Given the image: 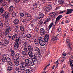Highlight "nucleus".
Here are the masks:
<instances>
[{
    "label": "nucleus",
    "mask_w": 73,
    "mask_h": 73,
    "mask_svg": "<svg viewBox=\"0 0 73 73\" xmlns=\"http://www.w3.org/2000/svg\"><path fill=\"white\" fill-rule=\"evenodd\" d=\"M4 56H3V58L2 59V62H6L7 61V62L10 64H12V62H11V59L9 57H7V55L4 54L3 55Z\"/></svg>",
    "instance_id": "1"
},
{
    "label": "nucleus",
    "mask_w": 73,
    "mask_h": 73,
    "mask_svg": "<svg viewBox=\"0 0 73 73\" xmlns=\"http://www.w3.org/2000/svg\"><path fill=\"white\" fill-rule=\"evenodd\" d=\"M15 44L14 46V48H15V49H17V48H19L20 43L19 41V38L16 37L15 38Z\"/></svg>",
    "instance_id": "2"
},
{
    "label": "nucleus",
    "mask_w": 73,
    "mask_h": 73,
    "mask_svg": "<svg viewBox=\"0 0 73 73\" xmlns=\"http://www.w3.org/2000/svg\"><path fill=\"white\" fill-rule=\"evenodd\" d=\"M11 28L9 26H7L6 27L5 31V32L4 35L5 36H7L8 34V33H9L11 32Z\"/></svg>",
    "instance_id": "3"
},
{
    "label": "nucleus",
    "mask_w": 73,
    "mask_h": 73,
    "mask_svg": "<svg viewBox=\"0 0 73 73\" xmlns=\"http://www.w3.org/2000/svg\"><path fill=\"white\" fill-rule=\"evenodd\" d=\"M40 32L41 36L44 37L45 36V34L46 33L45 29H44V28H41L40 29Z\"/></svg>",
    "instance_id": "4"
},
{
    "label": "nucleus",
    "mask_w": 73,
    "mask_h": 73,
    "mask_svg": "<svg viewBox=\"0 0 73 73\" xmlns=\"http://www.w3.org/2000/svg\"><path fill=\"white\" fill-rule=\"evenodd\" d=\"M58 35H57L55 36H53L51 39V41H53V42H57V40H58Z\"/></svg>",
    "instance_id": "5"
},
{
    "label": "nucleus",
    "mask_w": 73,
    "mask_h": 73,
    "mask_svg": "<svg viewBox=\"0 0 73 73\" xmlns=\"http://www.w3.org/2000/svg\"><path fill=\"white\" fill-rule=\"evenodd\" d=\"M32 61L31 60V59L29 58H28V59H25V62H28L29 65H31V63L32 62Z\"/></svg>",
    "instance_id": "6"
},
{
    "label": "nucleus",
    "mask_w": 73,
    "mask_h": 73,
    "mask_svg": "<svg viewBox=\"0 0 73 73\" xmlns=\"http://www.w3.org/2000/svg\"><path fill=\"white\" fill-rule=\"evenodd\" d=\"M52 5H49L48 6V7L46 9V10L48 12H49L50 11V9H52Z\"/></svg>",
    "instance_id": "7"
},
{
    "label": "nucleus",
    "mask_w": 73,
    "mask_h": 73,
    "mask_svg": "<svg viewBox=\"0 0 73 73\" xmlns=\"http://www.w3.org/2000/svg\"><path fill=\"white\" fill-rule=\"evenodd\" d=\"M14 62L15 65L16 66H18V65H19V60L18 59H14Z\"/></svg>",
    "instance_id": "8"
},
{
    "label": "nucleus",
    "mask_w": 73,
    "mask_h": 73,
    "mask_svg": "<svg viewBox=\"0 0 73 73\" xmlns=\"http://www.w3.org/2000/svg\"><path fill=\"white\" fill-rule=\"evenodd\" d=\"M73 9H68L67 10V12L66 13V15H69L70 13H72L71 12H73Z\"/></svg>",
    "instance_id": "9"
},
{
    "label": "nucleus",
    "mask_w": 73,
    "mask_h": 73,
    "mask_svg": "<svg viewBox=\"0 0 73 73\" xmlns=\"http://www.w3.org/2000/svg\"><path fill=\"white\" fill-rule=\"evenodd\" d=\"M33 58H29L31 60L33 61V62H35L37 61V57H36V56L35 55L34 56H33Z\"/></svg>",
    "instance_id": "10"
},
{
    "label": "nucleus",
    "mask_w": 73,
    "mask_h": 73,
    "mask_svg": "<svg viewBox=\"0 0 73 73\" xmlns=\"http://www.w3.org/2000/svg\"><path fill=\"white\" fill-rule=\"evenodd\" d=\"M20 68H21V70H25V66L23 65V63L22 62V63L20 64Z\"/></svg>",
    "instance_id": "11"
},
{
    "label": "nucleus",
    "mask_w": 73,
    "mask_h": 73,
    "mask_svg": "<svg viewBox=\"0 0 73 73\" xmlns=\"http://www.w3.org/2000/svg\"><path fill=\"white\" fill-rule=\"evenodd\" d=\"M28 50L29 52H33V47L31 46H29L28 47Z\"/></svg>",
    "instance_id": "12"
},
{
    "label": "nucleus",
    "mask_w": 73,
    "mask_h": 73,
    "mask_svg": "<svg viewBox=\"0 0 73 73\" xmlns=\"http://www.w3.org/2000/svg\"><path fill=\"white\" fill-rule=\"evenodd\" d=\"M13 23L14 24H15L17 25V24H19L20 23V22L19 21V19H16L14 21Z\"/></svg>",
    "instance_id": "13"
},
{
    "label": "nucleus",
    "mask_w": 73,
    "mask_h": 73,
    "mask_svg": "<svg viewBox=\"0 0 73 73\" xmlns=\"http://www.w3.org/2000/svg\"><path fill=\"white\" fill-rule=\"evenodd\" d=\"M44 38L45 39V41L48 42V40H49V35L46 34L44 35Z\"/></svg>",
    "instance_id": "14"
},
{
    "label": "nucleus",
    "mask_w": 73,
    "mask_h": 73,
    "mask_svg": "<svg viewBox=\"0 0 73 73\" xmlns=\"http://www.w3.org/2000/svg\"><path fill=\"white\" fill-rule=\"evenodd\" d=\"M23 65H24L25 67L29 68V65L28 64V62L25 63L24 62H22Z\"/></svg>",
    "instance_id": "15"
},
{
    "label": "nucleus",
    "mask_w": 73,
    "mask_h": 73,
    "mask_svg": "<svg viewBox=\"0 0 73 73\" xmlns=\"http://www.w3.org/2000/svg\"><path fill=\"white\" fill-rule=\"evenodd\" d=\"M32 52H28V54L29 56V57L31 58H32L33 57H34L35 55H33V53Z\"/></svg>",
    "instance_id": "16"
},
{
    "label": "nucleus",
    "mask_w": 73,
    "mask_h": 73,
    "mask_svg": "<svg viewBox=\"0 0 73 73\" xmlns=\"http://www.w3.org/2000/svg\"><path fill=\"white\" fill-rule=\"evenodd\" d=\"M62 15H59L57 18H56V23H57V21H58L60 20V19L62 17Z\"/></svg>",
    "instance_id": "17"
},
{
    "label": "nucleus",
    "mask_w": 73,
    "mask_h": 73,
    "mask_svg": "<svg viewBox=\"0 0 73 73\" xmlns=\"http://www.w3.org/2000/svg\"><path fill=\"white\" fill-rule=\"evenodd\" d=\"M3 17H5V18H6V19L8 18V17H9V14L8 13L5 12L3 15Z\"/></svg>",
    "instance_id": "18"
},
{
    "label": "nucleus",
    "mask_w": 73,
    "mask_h": 73,
    "mask_svg": "<svg viewBox=\"0 0 73 73\" xmlns=\"http://www.w3.org/2000/svg\"><path fill=\"white\" fill-rule=\"evenodd\" d=\"M15 58L17 60H19L20 58V54L19 53L16 54L15 55Z\"/></svg>",
    "instance_id": "19"
},
{
    "label": "nucleus",
    "mask_w": 73,
    "mask_h": 73,
    "mask_svg": "<svg viewBox=\"0 0 73 73\" xmlns=\"http://www.w3.org/2000/svg\"><path fill=\"white\" fill-rule=\"evenodd\" d=\"M44 14L42 13H40L39 14V20H41L43 17H44Z\"/></svg>",
    "instance_id": "20"
},
{
    "label": "nucleus",
    "mask_w": 73,
    "mask_h": 73,
    "mask_svg": "<svg viewBox=\"0 0 73 73\" xmlns=\"http://www.w3.org/2000/svg\"><path fill=\"white\" fill-rule=\"evenodd\" d=\"M18 36V35L17 34H15V35H13L11 38V40H14L15 38L17 37V36Z\"/></svg>",
    "instance_id": "21"
},
{
    "label": "nucleus",
    "mask_w": 73,
    "mask_h": 73,
    "mask_svg": "<svg viewBox=\"0 0 73 73\" xmlns=\"http://www.w3.org/2000/svg\"><path fill=\"white\" fill-rule=\"evenodd\" d=\"M46 42H45V41H43L42 42H40L39 43L40 44L41 46H44V45H45Z\"/></svg>",
    "instance_id": "22"
},
{
    "label": "nucleus",
    "mask_w": 73,
    "mask_h": 73,
    "mask_svg": "<svg viewBox=\"0 0 73 73\" xmlns=\"http://www.w3.org/2000/svg\"><path fill=\"white\" fill-rule=\"evenodd\" d=\"M4 42L5 43V44L8 45L9 44V42L8 40L5 39V38H4Z\"/></svg>",
    "instance_id": "23"
},
{
    "label": "nucleus",
    "mask_w": 73,
    "mask_h": 73,
    "mask_svg": "<svg viewBox=\"0 0 73 73\" xmlns=\"http://www.w3.org/2000/svg\"><path fill=\"white\" fill-rule=\"evenodd\" d=\"M7 70L9 71H12L13 70V68L11 66H8L7 68Z\"/></svg>",
    "instance_id": "24"
},
{
    "label": "nucleus",
    "mask_w": 73,
    "mask_h": 73,
    "mask_svg": "<svg viewBox=\"0 0 73 73\" xmlns=\"http://www.w3.org/2000/svg\"><path fill=\"white\" fill-rule=\"evenodd\" d=\"M35 32H37V33H39L40 31H39V28L38 27H35Z\"/></svg>",
    "instance_id": "25"
},
{
    "label": "nucleus",
    "mask_w": 73,
    "mask_h": 73,
    "mask_svg": "<svg viewBox=\"0 0 73 73\" xmlns=\"http://www.w3.org/2000/svg\"><path fill=\"white\" fill-rule=\"evenodd\" d=\"M40 42H41L42 41H45V38L42 37H40L39 39Z\"/></svg>",
    "instance_id": "26"
},
{
    "label": "nucleus",
    "mask_w": 73,
    "mask_h": 73,
    "mask_svg": "<svg viewBox=\"0 0 73 73\" xmlns=\"http://www.w3.org/2000/svg\"><path fill=\"white\" fill-rule=\"evenodd\" d=\"M1 3L2 4V6H6V5H7V3L5 1H2Z\"/></svg>",
    "instance_id": "27"
},
{
    "label": "nucleus",
    "mask_w": 73,
    "mask_h": 73,
    "mask_svg": "<svg viewBox=\"0 0 73 73\" xmlns=\"http://www.w3.org/2000/svg\"><path fill=\"white\" fill-rule=\"evenodd\" d=\"M20 29L22 31H24L25 29H24V26L22 25L20 26Z\"/></svg>",
    "instance_id": "28"
},
{
    "label": "nucleus",
    "mask_w": 73,
    "mask_h": 73,
    "mask_svg": "<svg viewBox=\"0 0 73 73\" xmlns=\"http://www.w3.org/2000/svg\"><path fill=\"white\" fill-rule=\"evenodd\" d=\"M25 70L26 71L25 72L26 73H30L31 72H30V70L29 69H27L25 68Z\"/></svg>",
    "instance_id": "29"
},
{
    "label": "nucleus",
    "mask_w": 73,
    "mask_h": 73,
    "mask_svg": "<svg viewBox=\"0 0 73 73\" xmlns=\"http://www.w3.org/2000/svg\"><path fill=\"white\" fill-rule=\"evenodd\" d=\"M34 50L35 51H38V53H40V50L38 48V47H36L34 49Z\"/></svg>",
    "instance_id": "30"
},
{
    "label": "nucleus",
    "mask_w": 73,
    "mask_h": 73,
    "mask_svg": "<svg viewBox=\"0 0 73 73\" xmlns=\"http://www.w3.org/2000/svg\"><path fill=\"white\" fill-rule=\"evenodd\" d=\"M34 42L35 44H38V42L37 41V39H34Z\"/></svg>",
    "instance_id": "31"
},
{
    "label": "nucleus",
    "mask_w": 73,
    "mask_h": 73,
    "mask_svg": "<svg viewBox=\"0 0 73 73\" xmlns=\"http://www.w3.org/2000/svg\"><path fill=\"white\" fill-rule=\"evenodd\" d=\"M53 25V23L52 22L50 24L48 27V28L49 30L51 28H52V26Z\"/></svg>",
    "instance_id": "32"
},
{
    "label": "nucleus",
    "mask_w": 73,
    "mask_h": 73,
    "mask_svg": "<svg viewBox=\"0 0 73 73\" xmlns=\"http://www.w3.org/2000/svg\"><path fill=\"white\" fill-rule=\"evenodd\" d=\"M10 51L11 52V53L12 56H14L15 55V52H14V50L11 49H10Z\"/></svg>",
    "instance_id": "33"
},
{
    "label": "nucleus",
    "mask_w": 73,
    "mask_h": 73,
    "mask_svg": "<svg viewBox=\"0 0 73 73\" xmlns=\"http://www.w3.org/2000/svg\"><path fill=\"white\" fill-rule=\"evenodd\" d=\"M58 3L60 4H64V2L62 0H60L58 1Z\"/></svg>",
    "instance_id": "34"
},
{
    "label": "nucleus",
    "mask_w": 73,
    "mask_h": 73,
    "mask_svg": "<svg viewBox=\"0 0 73 73\" xmlns=\"http://www.w3.org/2000/svg\"><path fill=\"white\" fill-rule=\"evenodd\" d=\"M21 54L22 55H23V56H25V55H27V54H26V52L25 51H22L21 52Z\"/></svg>",
    "instance_id": "35"
},
{
    "label": "nucleus",
    "mask_w": 73,
    "mask_h": 73,
    "mask_svg": "<svg viewBox=\"0 0 73 73\" xmlns=\"http://www.w3.org/2000/svg\"><path fill=\"white\" fill-rule=\"evenodd\" d=\"M20 17H23L24 16V14L22 13H20Z\"/></svg>",
    "instance_id": "36"
},
{
    "label": "nucleus",
    "mask_w": 73,
    "mask_h": 73,
    "mask_svg": "<svg viewBox=\"0 0 73 73\" xmlns=\"http://www.w3.org/2000/svg\"><path fill=\"white\" fill-rule=\"evenodd\" d=\"M16 13L13 12L12 14L13 17H15L16 16Z\"/></svg>",
    "instance_id": "37"
},
{
    "label": "nucleus",
    "mask_w": 73,
    "mask_h": 73,
    "mask_svg": "<svg viewBox=\"0 0 73 73\" xmlns=\"http://www.w3.org/2000/svg\"><path fill=\"white\" fill-rule=\"evenodd\" d=\"M26 36L27 38H29L31 37V36H32V35L29 34H27Z\"/></svg>",
    "instance_id": "38"
},
{
    "label": "nucleus",
    "mask_w": 73,
    "mask_h": 73,
    "mask_svg": "<svg viewBox=\"0 0 73 73\" xmlns=\"http://www.w3.org/2000/svg\"><path fill=\"white\" fill-rule=\"evenodd\" d=\"M57 16V14L55 13L54 15H51V16L53 18H55Z\"/></svg>",
    "instance_id": "39"
},
{
    "label": "nucleus",
    "mask_w": 73,
    "mask_h": 73,
    "mask_svg": "<svg viewBox=\"0 0 73 73\" xmlns=\"http://www.w3.org/2000/svg\"><path fill=\"white\" fill-rule=\"evenodd\" d=\"M23 45L25 46H28V42H26L24 43Z\"/></svg>",
    "instance_id": "40"
},
{
    "label": "nucleus",
    "mask_w": 73,
    "mask_h": 73,
    "mask_svg": "<svg viewBox=\"0 0 73 73\" xmlns=\"http://www.w3.org/2000/svg\"><path fill=\"white\" fill-rule=\"evenodd\" d=\"M0 12L1 13H3L4 12V9L3 7H1L0 8Z\"/></svg>",
    "instance_id": "41"
},
{
    "label": "nucleus",
    "mask_w": 73,
    "mask_h": 73,
    "mask_svg": "<svg viewBox=\"0 0 73 73\" xmlns=\"http://www.w3.org/2000/svg\"><path fill=\"white\" fill-rule=\"evenodd\" d=\"M25 15L27 16V17H30L31 16V14L29 13H25Z\"/></svg>",
    "instance_id": "42"
},
{
    "label": "nucleus",
    "mask_w": 73,
    "mask_h": 73,
    "mask_svg": "<svg viewBox=\"0 0 73 73\" xmlns=\"http://www.w3.org/2000/svg\"><path fill=\"white\" fill-rule=\"evenodd\" d=\"M24 50H25V52H28V48L25 47L24 48Z\"/></svg>",
    "instance_id": "43"
},
{
    "label": "nucleus",
    "mask_w": 73,
    "mask_h": 73,
    "mask_svg": "<svg viewBox=\"0 0 73 73\" xmlns=\"http://www.w3.org/2000/svg\"><path fill=\"white\" fill-rule=\"evenodd\" d=\"M42 23H43V22L42 21H39L38 24L39 25H42Z\"/></svg>",
    "instance_id": "44"
},
{
    "label": "nucleus",
    "mask_w": 73,
    "mask_h": 73,
    "mask_svg": "<svg viewBox=\"0 0 73 73\" xmlns=\"http://www.w3.org/2000/svg\"><path fill=\"white\" fill-rule=\"evenodd\" d=\"M19 1H20V0H13L12 3H18Z\"/></svg>",
    "instance_id": "45"
},
{
    "label": "nucleus",
    "mask_w": 73,
    "mask_h": 73,
    "mask_svg": "<svg viewBox=\"0 0 73 73\" xmlns=\"http://www.w3.org/2000/svg\"><path fill=\"white\" fill-rule=\"evenodd\" d=\"M33 9L34 8H36L37 7V5L34 4L33 5Z\"/></svg>",
    "instance_id": "46"
},
{
    "label": "nucleus",
    "mask_w": 73,
    "mask_h": 73,
    "mask_svg": "<svg viewBox=\"0 0 73 73\" xmlns=\"http://www.w3.org/2000/svg\"><path fill=\"white\" fill-rule=\"evenodd\" d=\"M27 18L23 19V20L22 21V22H23V23H25V22H27Z\"/></svg>",
    "instance_id": "47"
},
{
    "label": "nucleus",
    "mask_w": 73,
    "mask_h": 73,
    "mask_svg": "<svg viewBox=\"0 0 73 73\" xmlns=\"http://www.w3.org/2000/svg\"><path fill=\"white\" fill-rule=\"evenodd\" d=\"M70 42V39H69V37H67V40H66V43H69Z\"/></svg>",
    "instance_id": "48"
},
{
    "label": "nucleus",
    "mask_w": 73,
    "mask_h": 73,
    "mask_svg": "<svg viewBox=\"0 0 73 73\" xmlns=\"http://www.w3.org/2000/svg\"><path fill=\"white\" fill-rule=\"evenodd\" d=\"M22 36L23 38H25L26 37V35L24 33H23L22 34Z\"/></svg>",
    "instance_id": "49"
},
{
    "label": "nucleus",
    "mask_w": 73,
    "mask_h": 73,
    "mask_svg": "<svg viewBox=\"0 0 73 73\" xmlns=\"http://www.w3.org/2000/svg\"><path fill=\"white\" fill-rule=\"evenodd\" d=\"M48 22V19L46 20L44 23V24H46V23Z\"/></svg>",
    "instance_id": "50"
},
{
    "label": "nucleus",
    "mask_w": 73,
    "mask_h": 73,
    "mask_svg": "<svg viewBox=\"0 0 73 73\" xmlns=\"http://www.w3.org/2000/svg\"><path fill=\"white\" fill-rule=\"evenodd\" d=\"M13 6H11L10 8H9V9H11L12 10H13Z\"/></svg>",
    "instance_id": "51"
},
{
    "label": "nucleus",
    "mask_w": 73,
    "mask_h": 73,
    "mask_svg": "<svg viewBox=\"0 0 73 73\" xmlns=\"http://www.w3.org/2000/svg\"><path fill=\"white\" fill-rule=\"evenodd\" d=\"M27 19V21H30L31 20V17H29V18H26Z\"/></svg>",
    "instance_id": "52"
},
{
    "label": "nucleus",
    "mask_w": 73,
    "mask_h": 73,
    "mask_svg": "<svg viewBox=\"0 0 73 73\" xmlns=\"http://www.w3.org/2000/svg\"><path fill=\"white\" fill-rule=\"evenodd\" d=\"M8 45V44H6L5 43L4 44V43H3V45H2L3 46H7Z\"/></svg>",
    "instance_id": "53"
},
{
    "label": "nucleus",
    "mask_w": 73,
    "mask_h": 73,
    "mask_svg": "<svg viewBox=\"0 0 73 73\" xmlns=\"http://www.w3.org/2000/svg\"><path fill=\"white\" fill-rule=\"evenodd\" d=\"M58 32H61V29L60 28V27H59L58 29Z\"/></svg>",
    "instance_id": "54"
},
{
    "label": "nucleus",
    "mask_w": 73,
    "mask_h": 73,
    "mask_svg": "<svg viewBox=\"0 0 73 73\" xmlns=\"http://www.w3.org/2000/svg\"><path fill=\"white\" fill-rule=\"evenodd\" d=\"M28 3V1L27 0H26V1H23V3L24 4L25 3Z\"/></svg>",
    "instance_id": "55"
},
{
    "label": "nucleus",
    "mask_w": 73,
    "mask_h": 73,
    "mask_svg": "<svg viewBox=\"0 0 73 73\" xmlns=\"http://www.w3.org/2000/svg\"><path fill=\"white\" fill-rule=\"evenodd\" d=\"M64 52H63L62 55L63 56H66V53L64 54Z\"/></svg>",
    "instance_id": "56"
},
{
    "label": "nucleus",
    "mask_w": 73,
    "mask_h": 73,
    "mask_svg": "<svg viewBox=\"0 0 73 73\" xmlns=\"http://www.w3.org/2000/svg\"><path fill=\"white\" fill-rule=\"evenodd\" d=\"M69 44V47L70 48V49H72V48H70V45H72V43L71 42H69V44H68V45Z\"/></svg>",
    "instance_id": "57"
},
{
    "label": "nucleus",
    "mask_w": 73,
    "mask_h": 73,
    "mask_svg": "<svg viewBox=\"0 0 73 73\" xmlns=\"http://www.w3.org/2000/svg\"><path fill=\"white\" fill-rule=\"evenodd\" d=\"M50 65V64H48V65H47L46 67L44 69V70H46V68H47V67H48V66H49V65Z\"/></svg>",
    "instance_id": "58"
},
{
    "label": "nucleus",
    "mask_w": 73,
    "mask_h": 73,
    "mask_svg": "<svg viewBox=\"0 0 73 73\" xmlns=\"http://www.w3.org/2000/svg\"><path fill=\"white\" fill-rule=\"evenodd\" d=\"M35 64L34 63V62H31V64H30V66H33V65H34Z\"/></svg>",
    "instance_id": "59"
},
{
    "label": "nucleus",
    "mask_w": 73,
    "mask_h": 73,
    "mask_svg": "<svg viewBox=\"0 0 73 73\" xmlns=\"http://www.w3.org/2000/svg\"><path fill=\"white\" fill-rule=\"evenodd\" d=\"M65 11H66L65 10L61 11L60 12V13H64V12H65Z\"/></svg>",
    "instance_id": "60"
},
{
    "label": "nucleus",
    "mask_w": 73,
    "mask_h": 73,
    "mask_svg": "<svg viewBox=\"0 0 73 73\" xmlns=\"http://www.w3.org/2000/svg\"><path fill=\"white\" fill-rule=\"evenodd\" d=\"M0 26L1 27H2V26H3V23H1V21H0Z\"/></svg>",
    "instance_id": "61"
},
{
    "label": "nucleus",
    "mask_w": 73,
    "mask_h": 73,
    "mask_svg": "<svg viewBox=\"0 0 73 73\" xmlns=\"http://www.w3.org/2000/svg\"><path fill=\"white\" fill-rule=\"evenodd\" d=\"M38 57L39 58V59H40L41 57V54H39V55H38Z\"/></svg>",
    "instance_id": "62"
},
{
    "label": "nucleus",
    "mask_w": 73,
    "mask_h": 73,
    "mask_svg": "<svg viewBox=\"0 0 73 73\" xmlns=\"http://www.w3.org/2000/svg\"><path fill=\"white\" fill-rule=\"evenodd\" d=\"M70 65H72V64H73V60H72V61H70Z\"/></svg>",
    "instance_id": "63"
},
{
    "label": "nucleus",
    "mask_w": 73,
    "mask_h": 73,
    "mask_svg": "<svg viewBox=\"0 0 73 73\" xmlns=\"http://www.w3.org/2000/svg\"><path fill=\"white\" fill-rule=\"evenodd\" d=\"M16 28L15 29H17L18 31L19 29V27H18V26H16Z\"/></svg>",
    "instance_id": "64"
}]
</instances>
